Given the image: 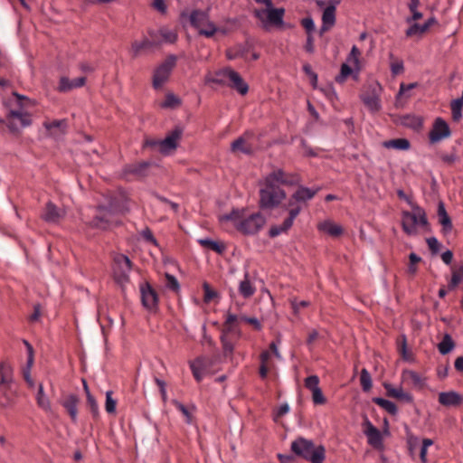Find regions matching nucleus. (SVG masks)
Returning a JSON list of instances; mask_svg holds the SVG:
<instances>
[{
    "label": "nucleus",
    "mask_w": 463,
    "mask_h": 463,
    "mask_svg": "<svg viewBox=\"0 0 463 463\" xmlns=\"http://www.w3.org/2000/svg\"><path fill=\"white\" fill-rule=\"evenodd\" d=\"M403 124L416 128L420 127L421 122L419 118L407 116L403 118Z\"/></svg>",
    "instance_id": "62"
},
{
    "label": "nucleus",
    "mask_w": 463,
    "mask_h": 463,
    "mask_svg": "<svg viewBox=\"0 0 463 463\" xmlns=\"http://www.w3.org/2000/svg\"><path fill=\"white\" fill-rule=\"evenodd\" d=\"M454 346L455 345L450 335H446L439 344L438 348L440 354H447L454 348Z\"/></svg>",
    "instance_id": "46"
},
{
    "label": "nucleus",
    "mask_w": 463,
    "mask_h": 463,
    "mask_svg": "<svg viewBox=\"0 0 463 463\" xmlns=\"http://www.w3.org/2000/svg\"><path fill=\"white\" fill-rule=\"evenodd\" d=\"M219 222L226 231L235 228L244 235H254L262 229L266 219L260 213L248 214L245 209H233L229 213L220 215Z\"/></svg>",
    "instance_id": "1"
},
{
    "label": "nucleus",
    "mask_w": 463,
    "mask_h": 463,
    "mask_svg": "<svg viewBox=\"0 0 463 463\" xmlns=\"http://www.w3.org/2000/svg\"><path fill=\"white\" fill-rule=\"evenodd\" d=\"M175 64L176 57L175 55H169L156 67L153 75V87L155 89L158 90L165 84Z\"/></svg>",
    "instance_id": "10"
},
{
    "label": "nucleus",
    "mask_w": 463,
    "mask_h": 463,
    "mask_svg": "<svg viewBox=\"0 0 463 463\" xmlns=\"http://www.w3.org/2000/svg\"><path fill=\"white\" fill-rule=\"evenodd\" d=\"M213 358L207 356H200L190 363V367L194 377L197 382H201L203 378V374L213 365Z\"/></svg>",
    "instance_id": "14"
},
{
    "label": "nucleus",
    "mask_w": 463,
    "mask_h": 463,
    "mask_svg": "<svg viewBox=\"0 0 463 463\" xmlns=\"http://www.w3.org/2000/svg\"><path fill=\"white\" fill-rule=\"evenodd\" d=\"M252 133H245L234 140L232 144V152H241L243 154H250L253 151L254 144L251 142Z\"/></svg>",
    "instance_id": "21"
},
{
    "label": "nucleus",
    "mask_w": 463,
    "mask_h": 463,
    "mask_svg": "<svg viewBox=\"0 0 463 463\" xmlns=\"http://www.w3.org/2000/svg\"><path fill=\"white\" fill-rule=\"evenodd\" d=\"M83 385H84V390L87 394V405H88L91 414L93 415V417L96 418L99 415V405H98L96 400L94 399V397L90 394L88 385L85 381H83Z\"/></svg>",
    "instance_id": "42"
},
{
    "label": "nucleus",
    "mask_w": 463,
    "mask_h": 463,
    "mask_svg": "<svg viewBox=\"0 0 463 463\" xmlns=\"http://www.w3.org/2000/svg\"><path fill=\"white\" fill-rule=\"evenodd\" d=\"M323 25L321 27V33L328 31L335 22V6L329 5L327 6L322 15Z\"/></svg>",
    "instance_id": "28"
},
{
    "label": "nucleus",
    "mask_w": 463,
    "mask_h": 463,
    "mask_svg": "<svg viewBox=\"0 0 463 463\" xmlns=\"http://www.w3.org/2000/svg\"><path fill=\"white\" fill-rule=\"evenodd\" d=\"M439 402L443 406H459L463 402V396L457 392H442L439 393Z\"/></svg>",
    "instance_id": "24"
},
{
    "label": "nucleus",
    "mask_w": 463,
    "mask_h": 463,
    "mask_svg": "<svg viewBox=\"0 0 463 463\" xmlns=\"http://www.w3.org/2000/svg\"><path fill=\"white\" fill-rule=\"evenodd\" d=\"M37 405L45 411H51V402L48 397L45 395L43 386L42 383L38 386V392L36 394Z\"/></svg>",
    "instance_id": "37"
},
{
    "label": "nucleus",
    "mask_w": 463,
    "mask_h": 463,
    "mask_svg": "<svg viewBox=\"0 0 463 463\" xmlns=\"http://www.w3.org/2000/svg\"><path fill=\"white\" fill-rule=\"evenodd\" d=\"M360 383L364 392H368L372 388V378L366 369L361 371Z\"/></svg>",
    "instance_id": "49"
},
{
    "label": "nucleus",
    "mask_w": 463,
    "mask_h": 463,
    "mask_svg": "<svg viewBox=\"0 0 463 463\" xmlns=\"http://www.w3.org/2000/svg\"><path fill=\"white\" fill-rule=\"evenodd\" d=\"M300 211H301L300 206L289 209L288 217L285 219V221L283 222V223L281 225L272 226L269 230V236L276 237V236L279 235L280 233L285 232L288 230H289L291 228V226L293 225L294 220L299 214Z\"/></svg>",
    "instance_id": "18"
},
{
    "label": "nucleus",
    "mask_w": 463,
    "mask_h": 463,
    "mask_svg": "<svg viewBox=\"0 0 463 463\" xmlns=\"http://www.w3.org/2000/svg\"><path fill=\"white\" fill-rule=\"evenodd\" d=\"M152 49H154V46H153L149 37L145 38L141 42L135 41V42H133L132 46H131V51H132L133 56H135V57L139 55L143 52L149 51Z\"/></svg>",
    "instance_id": "35"
},
{
    "label": "nucleus",
    "mask_w": 463,
    "mask_h": 463,
    "mask_svg": "<svg viewBox=\"0 0 463 463\" xmlns=\"http://www.w3.org/2000/svg\"><path fill=\"white\" fill-rule=\"evenodd\" d=\"M198 242L201 246L210 249L219 254H222L226 250L224 243L210 239H201L198 241Z\"/></svg>",
    "instance_id": "36"
},
{
    "label": "nucleus",
    "mask_w": 463,
    "mask_h": 463,
    "mask_svg": "<svg viewBox=\"0 0 463 463\" xmlns=\"http://www.w3.org/2000/svg\"><path fill=\"white\" fill-rule=\"evenodd\" d=\"M428 31V24H419L414 23L406 30V36L412 37L415 35H422Z\"/></svg>",
    "instance_id": "44"
},
{
    "label": "nucleus",
    "mask_w": 463,
    "mask_h": 463,
    "mask_svg": "<svg viewBox=\"0 0 463 463\" xmlns=\"http://www.w3.org/2000/svg\"><path fill=\"white\" fill-rule=\"evenodd\" d=\"M12 367L6 362L0 364V384L7 385L12 381Z\"/></svg>",
    "instance_id": "38"
},
{
    "label": "nucleus",
    "mask_w": 463,
    "mask_h": 463,
    "mask_svg": "<svg viewBox=\"0 0 463 463\" xmlns=\"http://www.w3.org/2000/svg\"><path fill=\"white\" fill-rule=\"evenodd\" d=\"M148 37H149L154 48H156L162 44V38H161V35L159 34V30L158 31H153V30L149 31Z\"/></svg>",
    "instance_id": "59"
},
{
    "label": "nucleus",
    "mask_w": 463,
    "mask_h": 463,
    "mask_svg": "<svg viewBox=\"0 0 463 463\" xmlns=\"http://www.w3.org/2000/svg\"><path fill=\"white\" fill-rule=\"evenodd\" d=\"M65 216V211L56 206L53 203L48 202L43 211L42 218L49 223H58Z\"/></svg>",
    "instance_id": "17"
},
{
    "label": "nucleus",
    "mask_w": 463,
    "mask_h": 463,
    "mask_svg": "<svg viewBox=\"0 0 463 463\" xmlns=\"http://www.w3.org/2000/svg\"><path fill=\"white\" fill-rule=\"evenodd\" d=\"M290 449L296 456L311 463H323L326 458V449L324 446H316L312 440L303 437H298L293 440Z\"/></svg>",
    "instance_id": "2"
},
{
    "label": "nucleus",
    "mask_w": 463,
    "mask_h": 463,
    "mask_svg": "<svg viewBox=\"0 0 463 463\" xmlns=\"http://www.w3.org/2000/svg\"><path fill=\"white\" fill-rule=\"evenodd\" d=\"M365 424L366 430H364V433L368 438L369 443L374 447L378 446L382 441L380 430L375 428L368 420H366Z\"/></svg>",
    "instance_id": "31"
},
{
    "label": "nucleus",
    "mask_w": 463,
    "mask_h": 463,
    "mask_svg": "<svg viewBox=\"0 0 463 463\" xmlns=\"http://www.w3.org/2000/svg\"><path fill=\"white\" fill-rule=\"evenodd\" d=\"M44 127L50 131H52V129H59L61 133H64L67 128V121L61 119L53 120L52 122H45Z\"/></svg>",
    "instance_id": "50"
},
{
    "label": "nucleus",
    "mask_w": 463,
    "mask_h": 463,
    "mask_svg": "<svg viewBox=\"0 0 463 463\" xmlns=\"http://www.w3.org/2000/svg\"><path fill=\"white\" fill-rule=\"evenodd\" d=\"M203 300L205 303H210L217 297V292L213 290L208 283H203Z\"/></svg>",
    "instance_id": "53"
},
{
    "label": "nucleus",
    "mask_w": 463,
    "mask_h": 463,
    "mask_svg": "<svg viewBox=\"0 0 463 463\" xmlns=\"http://www.w3.org/2000/svg\"><path fill=\"white\" fill-rule=\"evenodd\" d=\"M173 404L175 405V407L182 412V414L184 416L185 418V421L190 424L193 422V415L192 413L190 412L189 409L187 407H185L183 403H181L180 402L178 401H174L173 402Z\"/></svg>",
    "instance_id": "52"
},
{
    "label": "nucleus",
    "mask_w": 463,
    "mask_h": 463,
    "mask_svg": "<svg viewBox=\"0 0 463 463\" xmlns=\"http://www.w3.org/2000/svg\"><path fill=\"white\" fill-rule=\"evenodd\" d=\"M239 292L245 298L252 297L256 292V288L250 281L248 273L244 275V279L240 282Z\"/></svg>",
    "instance_id": "30"
},
{
    "label": "nucleus",
    "mask_w": 463,
    "mask_h": 463,
    "mask_svg": "<svg viewBox=\"0 0 463 463\" xmlns=\"http://www.w3.org/2000/svg\"><path fill=\"white\" fill-rule=\"evenodd\" d=\"M402 225L404 232L409 235L416 234L418 228L428 229L429 222L424 210L415 206L411 212H403Z\"/></svg>",
    "instance_id": "5"
},
{
    "label": "nucleus",
    "mask_w": 463,
    "mask_h": 463,
    "mask_svg": "<svg viewBox=\"0 0 463 463\" xmlns=\"http://www.w3.org/2000/svg\"><path fill=\"white\" fill-rule=\"evenodd\" d=\"M112 216H113L112 210H108V211L103 212L99 208V213L90 222V225L93 228L105 230L114 222Z\"/></svg>",
    "instance_id": "22"
},
{
    "label": "nucleus",
    "mask_w": 463,
    "mask_h": 463,
    "mask_svg": "<svg viewBox=\"0 0 463 463\" xmlns=\"http://www.w3.org/2000/svg\"><path fill=\"white\" fill-rule=\"evenodd\" d=\"M271 179L278 184L294 185L298 182V178L295 175L287 174L279 169L269 175Z\"/></svg>",
    "instance_id": "25"
},
{
    "label": "nucleus",
    "mask_w": 463,
    "mask_h": 463,
    "mask_svg": "<svg viewBox=\"0 0 463 463\" xmlns=\"http://www.w3.org/2000/svg\"><path fill=\"white\" fill-rule=\"evenodd\" d=\"M382 87L379 83L369 84L367 90L362 93L361 99L364 106L373 113L381 109L380 92Z\"/></svg>",
    "instance_id": "11"
},
{
    "label": "nucleus",
    "mask_w": 463,
    "mask_h": 463,
    "mask_svg": "<svg viewBox=\"0 0 463 463\" xmlns=\"http://www.w3.org/2000/svg\"><path fill=\"white\" fill-rule=\"evenodd\" d=\"M183 130L180 128H175L167 136L160 141V153L163 155H168L174 151L178 145V141L181 139Z\"/></svg>",
    "instance_id": "15"
},
{
    "label": "nucleus",
    "mask_w": 463,
    "mask_h": 463,
    "mask_svg": "<svg viewBox=\"0 0 463 463\" xmlns=\"http://www.w3.org/2000/svg\"><path fill=\"white\" fill-rule=\"evenodd\" d=\"M361 55L360 50L357 46L354 45L351 49V52L347 57V61L353 63L357 69H359V57Z\"/></svg>",
    "instance_id": "54"
},
{
    "label": "nucleus",
    "mask_w": 463,
    "mask_h": 463,
    "mask_svg": "<svg viewBox=\"0 0 463 463\" xmlns=\"http://www.w3.org/2000/svg\"><path fill=\"white\" fill-rule=\"evenodd\" d=\"M450 129L449 125L441 118L435 119L432 128L429 133L430 142L432 144L438 143L440 140L450 137Z\"/></svg>",
    "instance_id": "13"
},
{
    "label": "nucleus",
    "mask_w": 463,
    "mask_h": 463,
    "mask_svg": "<svg viewBox=\"0 0 463 463\" xmlns=\"http://www.w3.org/2000/svg\"><path fill=\"white\" fill-rule=\"evenodd\" d=\"M8 127L12 131H15L19 127H28L31 125V115L23 109H12L8 113Z\"/></svg>",
    "instance_id": "12"
},
{
    "label": "nucleus",
    "mask_w": 463,
    "mask_h": 463,
    "mask_svg": "<svg viewBox=\"0 0 463 463\" xmlns=\"http://www.w3.org/2000/svg\"><path fill=\"white\" fill-rule=\"evenodd\" d=\"M238 322L239 317L237 315L227 314L221 335L222 354L225 358L232 359L235 342L241 336V331L237 328Z\"/></svg>",
    "instance_id": "3"
},
{
    "label": "nucleus",
    "mask_w": 463,
    "mask_h": 463,
    "mask_svg": "<svg viewBox=\"0 0 463 463\" xmlns=\"http://www.w3.org/2000/svg\"><path fill=\"white\" fill-rule=\"evenodd\" d=\"M384 388L386 390L387 395L398 400H402L407 402H412V396L405 392L402 387L395 388L390 383H384Z\"/></svg>",
    "instance_id": "29"
},
{
    "label": "nucleus",
    "mask_w": 463,
    "mask_h": 463,
    "mask_svg": "<svg viewBox=\"0 0 463 463\" xmlns=\"http://www.w3.org/2000/svg\"><path fill=\"white\" fill-rule=\"evenodd\" d=\"M132 262L124 254H115L113 257V275L117 282L123 284L129 280V273L132 270Z\"/></svg>",
    "instance_id": "9"
},
{
    "label": "nucleus",
    "mask_w": 463,
    "mask_h": 463,
    "mask_svg": "<svg viewBox=\"0 0 463 463\" xmlns=\"http://www.w3.org/2000/svg\"><path fill=\"white\" fill-rule=\"evenodd\" d=\"M312 400L316 405L325 404L326 400L320 388L313 390L312 392Z\"/></svg>",
    "instance_id": "58"
},
{
    "label": "nucleus",
    "mask_w": 463,
    "mask_h": 463,
    "mask_svg": "<svg viewBox=\"0 0 463 463\" xmlns=\"http://www.w3.org/2000/svg\"><path fill=\"white\" fill-rule=\"evenodd\" d=\"M319 231L326 232L331 236L337 237L342 234L343 229L331 221H325L318 224Z\"/></svg>",
    "instance_id": "34"
},
{
    "label": "nucleus",
    "mask_w": 463,
    "mask_h": 463,
    "mask_svg": "<svg viewBox=\"0 0 463 463\" xmlns=\"http://www.w3.org/2000/svg\"><path fill=\"white\" fill-rule=\"evenodd\" d=\"M402 383L418 389H421L425 383L424 379L412 370H404L402 373Z\"/></svg>",
    "instance_id": "23"
},
{
    "label": "nucleus",
    "mask_w": 463,
    "mask_h": 463,
    "mask_svg": "<svg viewBox=\"0 0 463 463\" xmlns=\"http://www.w3.org/2000/svg\"><path fill=\"white\" fill-rule=\"evenodd\" d=\"M319 378L317 375H310L305 379V387L311 392L313 390L318 389Z\"/></svg>",
    "instance_id": "55"
},
{
    "label": "nucleus",
    "mask_w": 463,
    "mask_h": 463,
    "mask_svg": "<svg viewBox=\"0 0 463 463\" xmlns=\"http://www.w3.org/2000/svg\"><path fill=\"white\" fill-rule=\"evenodd\" d=\"M462 107L463 101L459 99H453L450 103L452 119L456 122L459 121L462 118Z\"/></svg>",
    "instance_id": "43"
},
{
    "label": "nucleus",
    "mask_w": 463,
    "mask_h": 463,
    "mask_svg": "<svg viewBox=\"0 0 463 463\" xmlns=\"http://www.w3.org/2000/svg\"><path fill=\"white\" fill-rule=\"evenodd\" d=\"M391 71L392 75H399L403 72L404 67L402 61H394L391 62Z\"/></svg>",
    "instance_id": "61"
},
{
    "label": "nucleus",
    "mask_w": 463,
    "mask_h": 463,
    "mask_svg": "<svg viewBox=\"0 0 463 463\" xmlns=\"http://www.w3.org/2000/svg\"><path fill=\"white\" fill-rule=\"evenodd\" d=\"M438 217H439V222L442 225L444 232L451 231L452 229V222L450 220V217L449 216L444 203L440 202L438 205Z\"/></svg>",
    "instance_id": "33"
},
{
    "label": "nucleus",
    "mask_w": 463,
    "mask_h": 463,
    "mask_svg": "<svg viewBox=\"0 0 463 463\" xmlns=\"http://www.w3.org/2000/svg\"><path fill=\"white\" fill-rule=\"evenodd\" d=\"M308 306L309 302L306 300L298 301L297 299H294L291 301V307L295 314H298L301 308L307 307Z\"/></svg>",
    "instance_id": "63"
},
{
    "label": "nucleus",
    "mask_w": 463,
    "mask_h": 463,
    "mask_svg": "<svg viewBox=\"0 0 463 463\" xmlns=\"http://www.w3.org/2000/svg\"><path fill=\"white\" fill-rule=\"evenodd\" d=\"M190 23L198 30L201 35H204L207 38L213 37L215 33L220 31V29L209 20V16L204 11H193L190 15Z\"/></svg>",
    "instance_id": "7"
},
{
    "label": "nucleus",
    "mask_w": 463,
    "mask_h": 463,
    "mask_svg": "<svg viewBox=\"0 0 463 463\" xmlns=\"http://www.w3.org/2000/svg\"><path fill=\"white\" fill-rule=\"evenodd\" d=\"M229 80V86L236 90L240 94L245 95L249 90L248 84L244 81L241 76L232 69L227 67L223 68L215 72V75L212 79H208L209 81L223 84L225 80Z\"/></svg>",
    "instance_id": "6"
},
{
    "label": "nucleus",
    "mask_w": 463,
    "mask_h": 463,
    "mask_svg": "<svg viewBox=\"0 0 463 463\" xmlns=\"http://www.w3.org/2000/svg\"><path fill=\"white\" fill-rule=\"evenodd\" d=\"M152 163L149 161H141L134 164H130L125 166L123 175L128 177V175H132L137 178H142L147 175L148 169Z\"/></svg>",
    "instance_id": "20"
},
{
    "label": "nucleus",
    "mask_w": 463,
    "mask_h": 463,
    "mask_svg": "<svg viewBox=\"0 0 463 463\" xmlns=\"http://www.w3.org/2000/svg\"><path fill=\"white\" fill-rule=\"evenodd\" d=\"M397 350L401 357L404 361H412L413 354L407 348V338L405 335H402L397 338Z\"/></svg>",
    "instance_id": "32"
},
{
    "label": "nucleus",
    "mask_w": 463,
    "mask_h": 463,
    "mask_svg": "<svg viewBox=\"0 0 463 463\" xmlns=\"http://www.w3.org/2000/svg\"><path fill=\"white\" fill-rule=\"evenodd\" d=\"M420 260H421V258L413 252L409 255V265L407 268V272L410 275L413 276L416 274L417 264L420 263Z\"/></svg>",
    "instance_id": "48"
},
{
    "label": "nucleus",
    "mask_w": 463,
    "mask_h": 463,
    "mask_svg": "<svg viewBox=\"0 0 463 463\" xmlns=\"http://www.w3.org/2000/svg\"><path fill=\"white\" fill-rule=\"evenodd\" d=\"M317 191L300 186L290 197L288 204V210L299 206L298 203H305L311 200L317 194Z\"/></svg>",
    "instance_id": "19"
},
{
    "label": "nucleus",
    "mask_w": 463,
    "mask_h": 463,
    "mask_svg": "<svg viewBox=\"0 0 463 463\" xmlns=\"http://www.w3.org/2000/svg\"><path fill=\"white\" fill-rule=\"evenodd\" d=\"M165 286L173 291H177L180 287L176 278L168 273L165 274Z\"/></svg>",
    "instance_id": "56"
},
{
    "label": "nucleus",
    "mask_w": 463,
    "mask_h": 463,
    "mask_svg": "<svg viewBox=\"0 0 463 463\" xmlns=\"http://www.w3.org/2000/svg\"><path fill=\"white\" fill-rule=\"evenodd\" d=\"M142 305L148 310L156 308L158 295L152 286L146 282L140 287Z\"/></svg>",
    "instance_id": "16"
},
{
    "label": "nucleus",
    "mask_w": 463,
    "mask_h": 463,
    "mask_svg": "<svg viewBox=\"0 0 463 463\" xmlns=\"http://www.w3.org/2000/svg\"><path fill=\"white\" fill-rule=\"evenodd\" d=\"M159 34L162 38V43H174L177 39L176 33L165 27L159 29Z\"/></svg>",
    "instance_id": "45"
},
{
    "label": "nucleus",
    "mask_w": 463,
    "mask_h": 463,
    "mask_svg": "<svg viewBox=\"0 0 463 463\" xmlns=\"http://www.w3.org/2000/svg\"><path fill=\"white\" fill-rule=\"evenodd\" d=\"M373 402L381 408L384 409L391 415H395L398 411L397 406L391 401L380 397H375L373 399Z\"/></svg>",
    "instance_id": "39"
},
{
    "label": "nucleus",
    "mask_w": 463,
    "mask_h": 463,
    "mask_svg": "<svg viewBox=\"0 0 463 463\" xmlns=\"http://www.w3.org/2000/svg\"><path fill=\"white\" fill-rule=\"evenodd\" d=\"M86 82L85 77H79L73 80H70L67 77H61L60 79L58 90L61 92H68L73 89L82 87Z\"/></svg>",
    "instance_id": "26"
},
{
    "label": "nucleus",
    "mask_w": 463,
    "mask_h": 463,
    "mask_svg": "<svg viewBox=\"0 0 463 463\" xmlns=\"http://www.w3.org/2000/svg\"><path fill=\"white\" fill-rule=\"evenodd\" d=\"M451 279L458 284L463 280V265L453 271Z\"/></svg>",
    "instance_id": "64"
},
{
    "label": "nucleus",
    "mask_w": 463,
    "mask_h": 463,
    "mask_svg": "<svg viewBox=\"0 0 463 463\" xmlns=\"http://www.w3.org/2000/svg\"><path fill=\"white\" fill-rule=\"evenodd\" d=\"M286 194L269 175L265 179L263 186L260 190V206L262 209H272L278 206Z\"/></svg>",
    "instance_id": "4"
},
{
    "label": "nucleus",
    "mask_w": 463,
    "mask_h": 463,
    "mask_svg": "<svg viewBox=\"0 0 463 463\" xmlns=\"http://www.w3.org/2000/svg\"><path fill=\"white\" fill-rule=\"evenodd\" d=\"M79 402L80 400L77 395L70 394L61 402L72 421L77 420Z\"/></svg>",
    "instance_id": "27"
},
{
    "label": "nucleus",
    "mask_w": 463,
    "mask_h": 463,
    "mask_svg": "<svg viewBox=\"0 0 463 463\" xmlns=\"http://www.w3.org/2000/svg\"><path fill=\"white\" fill-rule=\"evenodd\" d=\"M180 103H181V101L178 99V97H176L173 93H167L165 95V99L164 102L161 104V107L165 108V109H174V108H176L177 106H179Z\"/></svg>",
    "instance_id": "47"
},
{
    "label": "nucleus",
    "mask_w": 463,
    "mask_h": 463,
    "mask_svg": "<svg viewBox=\"0 0 463 463\" xmlns=\"http://www.w3.org/2000/svg\"><path fill=\"white\" fill-rule=\"evenodd\" d=\"M353 72L352 68L346 63L341 65L340 73L335 77V81L338 83H344L348 76Z\"/></svg>",
    "instance_id": "51"
},
{
    "label": "nucleus",
    "mask_w": 463,
    "mask_h": 463,
    "mask_svg": "<svg viewBox=\"0 0 463 463\" xmlns=\"http://www.w3.org/2000/svg\"><path fill=\"white\" fill-rule=\"evenodd\" d=\"M384 146L398 150H407L410 147V142L406 138L391 139L384 142Z\"/></svg>",
    "instance_id": "40"
},
{
    "label": "nucleus",
    "mask_w": 463,
    "mask_h": 463,
    "mask_svg": "<svg viewBox=\"0 0 463 463\" xmlns=\"http://www.w3.org/2000/svg\"><path fill=\"white\" fill-rule=\"evenodd\" d=\"M116 401L112 398V392H107L105 409L108 413H113L116 411Z\"/></svg>",
    "instance_id": "57"
},
{
    "label": "nucleus",
    "mask_w": 463,
    "mask_h": 463,
    "mask_svg": "<svg viewBox=\"0 0 463 463\" xmlns=\"http://www.w3.org/2000/svg\"><path fill=\"white\" fill-rule=\"evenodd\" d=\"M429 249L433 254H437L440 249V243L435 237H430L426 240Z\"/></svg>",
    "instance_id": "60"
},
{
    "label": "nucleus",
    "mask_w": 463,
    "mask_h": 463,
    "mask_svg": "<svg viewBox=\"0 0 463 463\" xmlns=\"http://www.w3.org/2000/svg\"><path fill=\"white\" fill-rule=\"evenodd\" d=\"M420 5V0H411L408 7L410 12L411 13V16L408 17L406 19V22L408 24H411V22L418 21L422 18V13L418 11V7Z\"/></svg>",
    "instance_id": "41"
},
{
    "label": "nucleus",
    "mask_w": 463,
    "mask_h": 463,
    "mask_svg": "<svg viewBox=\"0 0 463 463\" xmlns=\"http://www.w3.org/2000/svg\"><path fill=\"white\" fill-rule=\"evenodd\" d=\"M254 16L261 22L263 28L268 26H281L283 24V17L285 14L284 8H267L255 9Z\"/></svg>",
    "instance_id": "8"
}]
</instances>
